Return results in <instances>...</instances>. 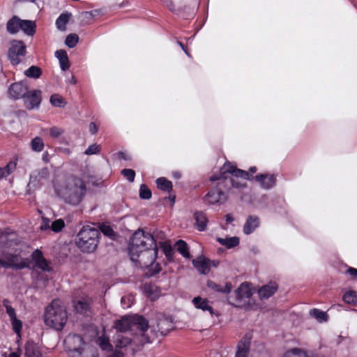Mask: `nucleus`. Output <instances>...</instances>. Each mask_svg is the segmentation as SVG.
<instances>
[{
	"label": "nucleus",
	"mask_w": 357,
	"mask_h": 357,
	"mask_svg": "<svg viewBox=\"0 0 357 357\" xmlns=\"http://www.w3.org/2000/svg\"><path fill=\"white\" fill-rule=\"evenodd\" d=\"M21 20L17 16H13L7 23V31L12 34L17 33L20 30Z\"/></svg>",
	"instance_id": "obj_32"
},
{
	"label": "nucleus",
	"mask_w": 357,
	"mask_h": 357,
	"mask_svg": "<svg viewBox=\"0 0 357 357\" xmlns=\"http://www.w3.org/2000/svg\"><path fill=\"white\" fill-rule=\"evenodd\" d=\"M210 180L211 181H218L219 185L226 186L229 183L231 187L238 189L245 188L247 186L246 183L238 181L237 178H227L225 174H221L220 176H213Z\"/></svg>",
	"instance_id": "obj_16"
},
{
	"label": "nucleus",
	"mask_w": 357,
	"mask_h": 357,
	"mask_svg": "<svg viewBox=\"0 0 357 357\" xmlns=\"http://www.w3.org/2000/svg\"><path fill=\"white\" fill-rule=\"evenodd\" d=\"M54 189L59 197L72 205L79 204L86 190L84 181L75 176L68 177L63 183L55 186Z\"/></svg>",
	"instance_id": "obj_2"
},
{
	"label": "nucleus",
	"mask_w": 357,
	"mask_h": 357,
	"mask_svg": "<svg viewBox=\"0 0 357 357\" xmlns=\"http://www.w3.org/2000/svg\"><path fill=\"white\" fill-rule=\"evenodd\" d=\"M254 179L258 182L264 190L273 188L276 183V176L273 174H260L255 176Z\"/></svg>",
	"instance_id": "obj_17"
},
{
	"label": "nucleus",
	"mask_w": 357,
	"mask_h": 357,
	"mask_svg": "<svg viewBox=\"0 0 357 357\" xmlns=\"http://www.w3.org/2000/svg\"><path fill=\"white\" fill-rule=\"evenodd\" d=\"M192 303L196 309L202 310L204 313H208L211 317L218 315L207 298L198 296L192 300Z\"/></svg>",
	"instance_id": "obj_15"
},
{
	"label": "nucleus",
	"mask_w": 357,
	"mask_h": 357,
	"mask_svg": "<svg viewBox=\"0 0 357 357\" xmlns=\"http://www.w3.org/2000/svg\"><path fill=\"white\" fill-rule=\"evenodd\" d=\"M64 133V130L62 128L53 126L50 128V135L52 138H58Z\"/></svg>",
	"instance_id": "obj_51"
},
{
	"label": "nucleus",
	"mask_w": 357,
	"mask_h": 357,
	"mask_svg": "<svg viewBox=\"0 0 357 357\" xmlns=\"http://www.w3.org/2000/svg\"><path fill=\"white\" fill-rule=\"evenodd\" d=\"M194 219L195 228L199 231H205L208 223L206 214L202 211H197L194 213Z\"/></svg>",
	"instance_id": "obj_25"
},
{
	"label": "nucleus",
	"mask_w": 357,
	"mask_h": 357,
	"mask_svg": "<svg viewBox=\"0 0 357 357\" xmlns=\"http://www.w3.org/2000/svg\"><path fill=\"white\" fill-rule=\"evenodd\" d=\"M121 174L126 177L130 182H132L135 180V172L131 169H123L121 171Z\"/></svg>",
	"instance_id": "obj_52"
},
{
	"label": "nucleus",
	"mask_w": 357,
	"mask_h": 357,
	"mask_svg": "<svg viewBox=\"0 0 357 357\" xmlns=\"http://www.w3.org/2000/svg\"><path fill=\"white\" fill-rule=\"evenodd\" d=\"M16 167V163L14 162H10L6 167H1L2 169H5L6 176L9 175Z\"/></svg>",
	"instance_id": "obj_56"
},
{
	"label": "nucleus",
	"mask_w": 357,
	"mask_h": 357,
	"mask_svg": "<svg viewBox=\"0 0 357 357\" xmlns=\"http://www.w3.org/2000/svg\"><path fill=\"white\" fill-rule=\"evenodd\" d=\"M192 263L201 274L206 275L211 270V260L203 256L194 259Z\"/></svg>",
	"instance_id": "obj_21"
},
{
	"label": "nucleus",
	"mask_w": 357,
	"mask_h": 357,
	"mask_svg": "<svg viewBox=\"0 0 357 357\" xmlns=\"http://www.w3.org/2000/svg\"><path fill=\"white\" fill-rule=\"evenodd\" d=\"M251 336L249 334L245 335L237 345V350L235 357H248L250 352Z\"/></svg>",
	"instance_id": "obj_20"
},
{
	"label": "nucleus",
	"mask_w": 357,
	"mask_h": 357,
	"mask_svg": "<svg viewBox=\"0 0 357 357\" xmlns=\"http://www.w3.org/2000/svg\"><path fill=\"white\" fill-rule=\"evenodd\" d=\"M42 159L45 162H50V156L47 151L43 153Z\"/></svg>",
	"instance_id": "obj_61"
},
{
	"label": "nucleus",
	"mask_w": 357,
	"mask_h": 357,
	"mask_svg": "<svg viewBox=\"0 0 357 357\" xmlns=\"http://www.w3.org/2000/svg\"><path fill=\"white\" fill-rule=\"evenodd\" d=\"M50 100L54 107H63L66 105L64 99L59 94L52 95Z\"/></svg>",
	"instance_id": "obj_42"
},
{
	"label": "nucleus",
	"mask_w": 357,
	"mask_h": 357,
	"mask_svg": "<svg viewBox=\"0 0 357 357\" xmlns=\"http://www.w3.org/2000/svg\"><path fill=\"white\" fill-rule=\"evenodd\" d=\"M55 56L58 59L60 64V68L63 71H66L70 68L68 55L65 50H59L56 51Z\"/></svg>",
	"instance_id": "obj_28"
},
{
	"label": "nucleus",
	"mask_w": 357,
	"mask_h": 357,
	"mask_svg": "<svg viewBox=\"0 0 357 357\" xmlns=\"http://www.w3.org/2000/svg\"><path fill=\"white\" fill-rule=\"evenodd\" d=\"M28 91V86L24 82H19L12 84L8 90L10 98L17 100L23 98Z\"/></svg>",
	"instance_id": "obj_14"
},
{
	"label": "nucleus",
	"mask_w": 357,
	"mask_h": 357,
	"mask_svg": "<svg viewBox=\"0 0 357 357\" xmlns=\"http://www.w3.org/2000/svg\"><path fill=\"white\" fill-rule=\"evenodd\" d=\"M41 94L42 92L40 90L34 89L27 91L23 98L26 108L28 109H33L38 107L41 102Z\"/></svg>",
	"instance_id": "obj_12"
},
{
	"label": "nucleus",
	"mask_w": 357,
	"mask_h": 357,
	"mask_svg": "<svg viewBox=\"0 0 357 357\" xmlns=\"http://www.w3.org/2000/svg\"><path fill=\"white\" fill-rule=\"evenodd\" d=\"M207 286L209 289L220 293L227 294L231 290V284L230 283H226L225 286H220L214 282L208 281Z\"/></svg>",
	"instance_id": "obj_33"
},
{
	"label": "nucleus",
	"mask_w": 357,
	"mask_h": 357,
	"mask_svg": "<svg viewBox=\"0 0 357 357\" xmlns=\"http://www.w3.org/2000/svg\"><path fill=\"white\" fill-rule=\"evenodd\" d=\"M100 347L103 350H108L112 347V345L109 344V340L106 338H100Z\"/></svg>",
	"instance_id": "obj_55"
},
{
	"label": "nucleus",
	"mask_w": 357,
	"mask_h": 357,
	"mask_svg": "<svg viewBox=\"0 0 357 357\" xmlns=\"http://www.w3.org/2000/svg\"><path fill=\"white\" fill-rule=\"evenodd\" d=\"M176 248L177 251L185 258L190 259V254L189 252V248L187 243L182 241L179 240L176 243Z\"/></svg>",
	"instance_id": "obj_37"
},
{
	"label": "nucleus",
	"mask_w": 357,
	"mask_h": 357,
	"mask_svg": "<svg viewBox=\"0 0 357 357\" xmlns=\"http://www.w3.org/2000/svg\"><path fill=\"white\" fill-rule=\"evenodd\" d=\"M146 295L151 301H155L159 297V291L156 286L152 284H146L144 286Z\"/></svg>",
	"instance_id": "obj_35"
},
{
	"label": "nucleus",
	"mask_w": 357,
	"mask_h": 357,
	"mask_svg": "<svg viewBox=\"0 0 357 357\" xmlns=\"http://www.w3.org/2000/svg\"><path fill=\"white\" fill-rule=\"evenodd\" d=\"M101 231L104 234V235L109 236L110 238H113L115 234L114 231L110 226L102 225L100 227Z\"/></svg>",
	"instance_id": "obj_53"
},
{
	"label": "nucleus",
	"mask_w": 357,
	"mask_h": 357,
	"mask_svg": "<svg viewBox=\"0 0 357 357\" xmlns=\"http://www.w3.org/2000/svg\"><path fill=\"white\" fill-rule=\"evenodd\" d=\"M0 245L2 248H10L16 245V235L7 231H0Z\"/></svg>",
	"instance_id": "obj_24"
},
{
	"label": "nucleus",
	"mask_w": 357,
	"mask_h": 357,
	"mask_svg": "<svg viewBox=\"0 0 357 357\" xmlns=\"http://www.w3.org/2000/svg\"><path fill=\"white\" fill-rule=\"evenodd\" d=\"M20 29L28 36H33L36 32V24L31 20H21Z\"/></svg>",
	"instance_id": "obj_29"
},
{
	"label": "nucleus",
	"mask_w": 357,
	"mask_h": 357,
	"mask_svg": "<svg viewBox=\"0 0 357 357\" xmlns=\"http://www.w3.org/2000/svg\"><path fill=\"white\" fill-rule=\"evenodd\" d=\"M259 225L260 220L259 217L256 215L248 216L243 226L244 234L249 235L253 233L255 229L259 227Z\"/></svg>",
	"instance_id": "obj_23"
},
{
	"label": "nucleus",
	"mask_w": 357,
	"mask_h": 357,
	"mask_svg": "<svg viewBox=\"0 0 357 357\" xmlns=\"http://www.w3.org/2000/svg\"><path fill=\"white\" fill-rule=\"evenodd\" d=\"M177 43L182 48V50L184 51V52L186 54V55L190 57V54L188 53V50L185 49V47L183 45V44L182 43L179 42V41H178Z\"/></svg>",
	"instance_id": "obj_63"
},
{
	"label": "nucleus",
	"mask_w": 357,
	"mask_h": 357,
	"mask_svg": "<svg viewBox=\"0 0 357 357\" xmlns=\"http://www.w3.org/2000/svg\"><path fill=\"white\" fill-rule=\"evenodd\" d=\"M100 152V146L96 144L90 145L84 151V154L87 155L98 154Z\"/></svg>",
	"instance_id": "obj_49"
},
{
	"label": "nucleus",
	"mask_w": 357,
	"mask_h": 357,
	"mask_svg": "<svg viewBox=\"0 0 357 357\" xmlns=\"http://www.w3.org/2000/svg\"><path fill=\"white\" fill-rule=\"evenodd\" d=\"M282 357H322L318 353L312 350H307L301 348H292L287 350Z\"/></svg>",
	"instance_id": "obj_18"
},
{
	"label": "nucleus",
	"mask_w": 357,
	"mask_h": 357,
	"mask_svg": "<svg viewBox=\"0 0 357 357\" xmlns=\"http://www.w3.org/2000/svg\"><path fill=\"white\" fill-rule=\"evenodd\" d=\"M343 300L347 303H354L357 301V294L354 291H349L344 294Z\"/></svg>",
	"instance_id": "obj_46"
},
{
	"label": "nucleus",
	"mask_w": 357,
	"mask_h": 357,
	"mask_svg": "<svg viewBox=\"0 0 357 357\" xmlns=\"http://www.w3.org/2000/svg\"><path fill=\"white\" fill-rule=\"evenodd\" d=\"M278 284L275 282H270L263 285L258 290V295L261 300L268 299L272 296L278 290Z\"/></svg>",
	"instance_id": "obj_22"
},
{
	"label": "nucleus",
	"mask_w": 357,
	"mask_h": 357,
	"mask_svg": "<svg viewBox=\"0 0 357 357\" xmlns=\"http://www.w3.org/2000/svg\"><path fill=\"white\" fill-rule=\"evenodd\" d=\"M31 257L37 268L47 272H50L52 270L50 262L46 260L40 250L38 249L36 250L32 253Z\"/></svg>",
	"instance_id": "obj_19"
},
{
	"label": "nucleus",
	"mask_w": 357,
	"mask_h": 357,
	"mask_svg": "<svg viewBox=\"0 0 357 357\" xmlns=\"http://www.w3.org/2000/svg\"><path fill=\"white\" fill-rule=\"evenodd\" d=\"M26 54V46L22 41L13 40L10 43L8 56L13 66L20 64Z\"/></svg>",
	"instance_id": "obj_8"
},
{
	"label": "nucleus",
	"mask_w": 357,
	"mask_h": 357,
	"mask_svg": "<svg viewBox=\"0 0 357 357\" xmlns=\"http://www.w3.org/2000/svg\"><path fill=\"white\" fill-rule=\"evenodd\" d=\"M132 297L130 296H123L121 300V303L123 308H129L132 304Z\"/></svg>",
	"instance_id": "obj_54"
},
{
	"label": "nucleus",
	"mask_w": 357,
	"mask_h": 357,
	"mask_svg": "<svg viewBox=\"0 0 357 357\" xmlns=\"http://www.w3.org/2000/svg\"><path fill=\"white\" fill-rule=\"evenodd\" d=\"M75 310L82 314H88L90 312V303L86 299L74 301Z\"/></svg>",
	"instance_id": "obj_27"
},
{
	"label": "nucleus",
	"mask_w": 357,
	"mask_h": 357,
	"mask_svg": "<svg viewBox=\"0 0 357 357\" xmlns=\"http://www.w3.org/2000/svg\"><path fill=\"white\" fill-rule=\"evenodd\" d=\"M130 259L144 267L154 264L158 255V245L153 235L138 230L130 238L128 245Z\"/></svg>",
	"instance_id": "obj_1"
},
{
	"label": "nucleus",
	"mask_w": 357,
	"mask_h": 357,
	"mask_svg": "<svg viewBox=\"0 0 357 357\" xmlns=\"http://www.w3.org/2000/svg\"><path fill=\"white\" fill-rule=\"evenodd\" d=\"M234 218L232 217V215L231 214H227L226 216H225V220L227 222V224H230L233 221H234Z\"/></svg>",
	"instance_id": "obj_62"
},
{
	"label": "nucleus",
	"mask_w": 357,
	"mask_h": 357,
	"mask_svg": "<svg viewBox=\"0 0 357 357\" xmlns=\"http://www.w3.org/2000/svg\"><path fill=\"white\" fill-rule=\"evenodd\" d=\"M226 173H229L237 178H241L248 181H251L255 178L248 172L237 169L229 162L225 163L221 169V174H225Z\"/></svg>",
	"instance_id": "obj_13"
},
{
	"label": "nucleus",
	"mask_w": 357,
	"mask_h": 357,
	"mask_svg": "<svg viewBox=\"0 0 357 357\" xmlns=\"http://www.w3.org/2000/svg\"><path fill=\"white\" fill-rule=\"evenodd\" d=\"M40 228L43 231L51 228L50 220L48 218H43V222Z\"/></svg>",
	"instance_id": "obj_57"
},
{
	"label": "nucleus",
	"mask_w": 357,
	"mask_h": 357,
	"mask_svg": "<svg viewBox=\"0 0 357 357\" xmlns=\"http://www.w3.org/2000/svg\"><path fill=\"white\" fill-rule=\"evenodd\" d=\"M157 186L159 189L169 192L172 189V182L164 177H160L156 180Z\"/></svg>",
	"instance_id": "obj_40"
},
{
	"label": "nucleus",
	"mask_w": 357,
	"mask_h": 357,
	"mask_svg": "<svg viewBox=\"0 0 357 357\" xmlns=\"http://www.w3.org/2000/svg\"><path fill=\"white\" fill-rule=\"evenodd\" d=\"M64 221L62 219H58L51 224V229L55 232H59L64 227Z\"/></svg>",
	"instance_id": "obj_50"
},
{
	"label": "nucleus",
	"mask_w": 357,
	"mask_h": 357,
	"mask_svg": "<svg viewBox=\"0 0 357 357\" xmlns=\"http://www.w3.org/2000/svg\"><path fill=\"white\" fill-rule=\"evenodd\" d=\"M218 184L217 188H212L205 195L204 200L206 204L209 205L219 204H222L227 201V196L222 190L221 187Z\"/></svg>",
	"instance_id": "obj_11"
},
{
	"label": "nucleus",
	"mask_w": 357,
	"mask_h": 357,
	"mask_svg": "<svg viewBox=\"0 0 357 357\" xmlns=\"http://www.w3.org/2000/svg\"><path fill=\"white\" fill-rule=\"evenodd\" d=\"M11 325L13 331L17 335L18 337H20V333L22 328V321L16 317L10 319Z\"/></svg>",
	"instance_id": "obj_45"
},
{
	"label": "nucleus",
	"mask_w": 357,
	"mask_h": 357,
	"mask_svg": "<svg viewBox=\"0 0 357 357\" xmlns=\"http://www.w3.org/2000/svg\"><path fill=\"white\" fill-rule=\"evenodd\" d=\"M119 155L121 159L125 160H128L131 159L130 155L124 152H119Z\"/></svg>",
	"instance_id": "obj_60"
},
{
	"label": "nucleus",
	"mask_w": 357,
	"mask_h": 357,
	"mask_svg": "<svg viewBox=\"0 0 357 357\" xmlns=\"http://www.w3.org/2000/svg\"><path fill=\"white\" fill-rule=\"evenodd\" d=\"M24 349L26 357H43L38 349L33 342H27Z\"/></svg>",
	"instance_id": "obj_30"
},
{
	"label": "nucleus",
	"mask_w": 357,
	"mask_h": 357,
	"mask_svg": "<svg viewBox=\"0 0 357 357\" xmlns=\"http://www.w3.org/2000/svg\"><path fill=\"white\" fill-rule=\"evenodd\" d=\"M142 340L140 333L136 334L133 338H130L127 334L124 333H116L114 337V343L116 348H126L128 347L134 354L139 347L143 346L140 343V340Z\"/></svg>",
	"instance_id": "obj_7"
},
{
	"label": "nucleus",
	"mask_w": 357,
	"mask_h": 357,
	"mask_svg": "<svg viewBox=\"0 0 357 357\" xmlns=\"http://www.w3.org/2000/svg\"><path fill=\"white\" fill-rule=\"evenodd\" d=\"M68 315L66 308L59 300H54L46 307L45 323L47 326L61 331L66 325Z\"/></svg>",
	"instance_id": "obj_4"
},
{
	"label": "nucleus",
	"mask_w": 357,
	"mask_h": 357,
	"mask_svg": "<svg viewBox=\"0 0 357 357\" xmlns=\"http://www.w3.org/2000/svg\"><path fill=\"white\" fill-rule=\"evenodd\" d=\"M100 235L97 229L84 226L77 234V245L82 252H92L98 245Z\"/></svg>",
	"instance_id": "obj_5"
},
{
	"label": "nucleus",
	"mask_w": 357,
	"mask_h": 357,
	"mask_svg": "<svg viewBox=\"0 0 357 357\" xmlns=\"http://www.w3.org/2000/svg\"><path fill=\"white\" fill-rule=\"evenodd\" d=\"M79 41V37L76 33H70L67 36L65 44L69 48L75 47Z\"/></svg>",
	"instance_id": "obj_43"
},
{
	"label": "nucleus",
	"mask_w": 357,
	"mask_h": 357,
	"mask_svg": "<svg viewBox=\"0 0 357 357\" xmlns=\"http://www.w3.org/2000/svg\"><path fill=\"white\" fill-rule=\"evenodd\" d=\"M235 293L238 299L249 298L252 294L250 284L246 282L241 284Z\"/></svg>",
	"instance_id": "obj_26"
},
{
	"label": "nucleus",
	"mask_w": 357,
	"mask_h": 357,
	"mask_svg": "<svg viewBox=\"0 0 357 357\" xmlns=\"http://www.w3.org/2000/svg\"><path fill=\"white\" fill-rule=\"evenodd\" d=\"M108 357H124L123 355L120 352H114L109 355Z\"/></svg>",
	"instance_id": "obj_64"
},
{
	"label": "nucleus",
	"mask_w": 357,
	"mask_h": 357,
	"mask_svg": "<svg viewBox=\"0 0 357 357\" xmlns=\"http://www.w3.org/2000/svg\"><path fill=\"white\" fill-rule=\"evenodd\" d=\"M158 245H160V247L162 250V252L165 255V257L167 259V260L168 261H172L173 260L174 251H173V249H172V247L171 244L169 243H167V242H165H165L160 241L158 243Z\"/></svg>",
	"instance_id": "obj_39"
},
{
	"label": "nucleus",
	"mask_w": 357,
	"mask_h": 357,
	"mask_svg": "<svg viewBox=\"0 0 357 357\" xmlns=\"http://www.w3.org/2000/svg\"><path fill=\"white\" fill-rule=\"evenodd\" d=\"M151 191L144 185L142 184L139 188V197L143 199H149L151 197Z\"/></svg>",
	"instance_id": "obj_47"
},
{
	"label": "nucleus",
	"mask_w": 357,
	"mask_h": 357,
	"mask_svg": "<svg viewBox=\"0 0 357 357\" xmlns=\"http://www.w3.org/2000/svg\"><path fill=\"white\" fill-rule=\"evenodd\" d=\"M158 330L162 335H166L172 328V323L167 319H162L158 324Z\"/></svg>",
	"instance_id": "obj_41"
},
{
	"label": "nucleus",
	"mask_w": 357,
	"mask_h": 357,
	"mask_svg": "<svg viewBox=\"0 0 357 357\" xmlns=\"http://www.w3.org/2000/svg\"><path fill=\"white\" fill-rule=\"evenodd\" d=\"M0 265L5 268L22 269L27 266V263L17 255L3 253L2 257L0 258Z\"/></svg>",
	"instance_id": "obj_9"
},
{
	"label": "nucleus",
	"mask_w": 357,
	"mask_h": 357,
	"mask_svg": "<svg viewBox=\"0 0 357 357\" xmlns=\"http://www.w3.org/2000/svg\"><path fill=\"white\" fill-rule=\"evenodd\" d=\"M217 241L227 249L233 248L239 244V238L236 236L229 238H217Z\"/></svg>",
	"instance_id": "obj_31"
},
{
	"label": "nucleus",
	"mask_w": 357,
	"mask_h": 357,
	"mask_svg": "<svg viewBox=\"0 0 357 357\" xmlns=\"http://www.w3.org/2000/svg\"><path fill=\"white\" fill-rule=\"evenodd\" d=\"M347 273L352 277L353 279L357 280V268L349 267Z\"/></svg>",
	"instance_id": "obj_59"
},
{
	"label": "nucleus",
	"mask_w": 357,
	"mask_h": 357,
	"mask_svg": "<svg viewBox=\"0 0 357 357\" xmlns=\"http://www.w3.org/2000/svg\"><path fill=\"white\" fill-rule=\"evenodd\" d=\"M65 343L68 348L69 357H84L85 356L86 343L81 335L69 334L65 340Z\"/></svg>",
	"instance_id": "obj_6"
},
{
	"label": "nucleus",
	"mask_w": 357,
	"mask_h": 357,
	"mask_svg": "<svg viewBox=\"0 0 357 357\" xmlns=\"http://www.w3.org/2000/svg\"><path fill=\"white\" fill-rule=\"evenodd\" d=\"M89 130L91 135H95L98 132V128L94 122H91L89 126Z\"/></svg>",
	"instance_id": "obj_58"
},
{
	"label": "nucleus",
	"mask_w": 357,
	"mask_h": 357,
	"mask_svg": "<svg viewBox=\"0 0 357 357\" xmlns=\"http://www.w3.org/2000/svg\"><path fill=\"white\" fill-rule=\"evenodd\" d=\"M310 315L315 318L319 323L326 322L328 319V316L326 312L317 308L312 309L310 311Z\"/></svg>",
	"instance_id": "obj_36"
},
{
	"label": "nucleus",
	"mask_w": 357,
	"mask_h": 357,
	"mask_svg": "<svg viewBox=\"0 0 357 357\" xmlns=\"http://www.w3.org/2000/svg\"><path fill=\"white\" fill-rule=\"evenodd\" d=\"M71 16V13L68 12L61 13L56 20V26L57 29L60 31L66 30V26Z\"/></svg>",
	"instance_id": "obj_34"
},
{
	"label": "nucleus",
	"mask_w": 357,
	"mask_h": 357,
	"mask_svg": "<svg viewBox=\"0 0 357 357\" xmlns=\"http://www.w3.org/2000/svg\"><path fill=\"white\" fill-rule=\"evenodd\" d=\"M3 305L5 307L6 310V313L8 314L10 319L16 317L15 310L10 305V302L8 300H7V299L3 300Z\"/></svg>",
	"instance_id": "obj_48"
},
{
	"label": "nucleus",
	"mask_w": 357,
	"mask_h": 357,
	"mask_svg": "<svg viewBox=\"0 0 357 357\" xmlns=\"http://www.w3.org/2000/svg\"><path fill=\"white\" fill-rule=\"evenodd\" d=\"M31 145L32 150L36 152H40L44 148L43 140L38 137H36L31 140Z\"/></svg>",
	"instance_id": "obj_44"
},
{
	"label": "nucleus",
	"mask_w": 357,
	"mask_h": 357,
	"mask_svg": "<svg viewBox=\"0 0 357 357\" xmlns=\"http://www.w3.org/2000/svg\"><path fill=\"white\" fill-rule=\"evenodd\" d=\"M114 327L117 333H123L127 331H138V333L142 335V340H140L142 344L149 343V337L145 334L149 326L148 321L142 316L135 315L132 317L125 316L114 323Z\"/></svg>",
	"instance_id": "obj_3"
},
{
	"label": "nucleus",
	"mask_w": 357,
	"mask_h": 357,
	"mask_svg": "<svg viewBox=\"0 0 357 357\" xmlns=\"http://www.w3.org/2000/svg\"><path fill=\"white\" fill-rule=\"evenodd\" d=\"M50 172L47 167L36 169L30 175L29 186L35 188H40L49 180Z\"/></svg>",
	"instance_id": "obj_10"
},
{
	"label": "nucleus",
	"mask_w": 357,
	"mask_h": 357,
	"mask_svg": "<svg viewBox=\"0 0 357 357\" xmlns=\"http://www.w3.org/2000/svg\"><path fill=\"white\" fill-rule=\"evenodd\" d=\"M24 74L29 78L38 79L42 75V70L38 66H31L24 72Z\"/></svg>",
	"instance_id": "obj_38"
}]
</instances>
